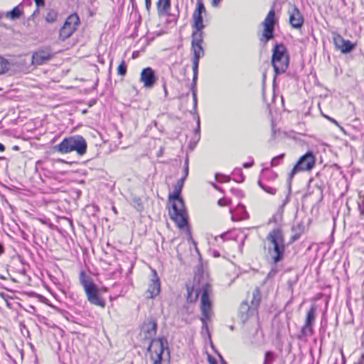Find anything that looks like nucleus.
Segmentation results:
<instances>
[{
    "instance_id": "nucleus-1",
    "label": "nucleus",
    "mask_w": 364,
    "mask_h": 364,
    "mask_svg": "<svg viewBox=\"0 0 364 364\" xmlns=\"http://www.w3.org/2000/svg\"><path fill=\"white\" fill-rule=\"evenodd\" d=\"M193 283V287L191 290L188 287L187 289L188 300L190 301H196L200 292H201L200 310L203 316L200 321L203 323V328L208 329L207 321L211 317L213 309L212 301L210 299L212 289L208 274H205L203 270H198L195 274Z\"/></svg>"
},
{
    "instance_id": "nucleus-2",
    "label": "nucleus",
    "mask_w": 364,
    "mask_h": 364,
    "mask_svg": "<svg viewBox=\"0 0 364 364\" xmlns=\"http://www.w3.org/2000/svg\"><path fill=\"white\" fill-rule=\"evenodd\" d=\"M157 326L156 321L153 318L147 321L144 324L143 331L145 333V338L151 339L147 351L152 364H167L162 358L165 350L169 353L167 339L164 337L154 338L156 334Z\"/></svg>"
},
{
    "instance_id": "nucleus-3",
    "label": "nucleus",
    "mask_w": 364,
    "mask_h": 364,
    "mask_svg": "<svg viewBox=\"0 0 364 364\" xmlns=\"http://www.w3.org/2000/svg\"><path fill=\"white\" fill-rule=\"evenodd\" d=\"M184 181L185 177L180 178L174 186L173 192L168 195V200L172 202V211L169 212V215L180 229L188 226V215L184 202L181 197Z\"/></svg>"
},
{
    "instance_id": "nucleus-4",
    "label": "nucleus",
    "mask_w": 364,
    "mask_h": 364,
    "mask_svg": "<svg viewBox=\"0 0 364 364\" xmlns=\"http://www.w3.org/2000/svg\"><path fill=\"white\" fill-rule=\"evenodd\" d=\"M267 240L270 242L269 254L271 255L274 264H277L284 259L285 252L284 236L281 228L272 230L267 236Z\"/></svg>"
},
{
    "instance_id": "nucleus-5",
    "label": "nucleus",
    "mask_w": 364,
    "mask_h": 364,
    "mask_svg": "<svg viewBox=\"0 0 364 364\" xmlns=\"http://www.w3.org/2000/svg\"><path fill=\"white\" fill-rule=\"evenodd\" d=\"M80 284L85 292L87 301L92 305L105 308L106 302L100 296V290L94 283L93 279L83 271L80 272L79 276Z\"/></svg>"
},
{
    "instance_id": "nucleus-6",
    "label": "nucleus",
    "mask_w": 364,
    "mask_h": 364,
    "mask_svg": "<svg viewBox=\"0 0 364 364\" xmlns=\"http://www.w3.org/2000/svg\"><path fill=\"white\" fill-rule=\"evenodd\" d=\"M53 149L61 154H68L75 151L80 156L87 151V142L80 135L65 138L59 144L53 146Z\"/></svg>"
},
{
    "instance_id": "nucleus-7",
    "label": "nucleus",
    "mask_w": 364,
    "mask_h": 364,
    "mask_svg": "<svg viewBox=\"0 0 364 364\" xmlns=\"http://www.w3.org/2000/svg\"><path fill=\"white\" fill-rule=\"evenodd\" d=\"M271 64L275 75L284 73L289 65V55L283 43L276 44L272 49Z\"/></svg>"
},
{
    "instance_id": "nucleus-8",
    "label": "nucleus",
    "mask_w": 364,
    "mask_h": 364,
    "mask_svg": "<svg viewBox=\"0 0 364 364\" xmlns=\"http://www.w3.org/2000/svg\"><path fill=\"white\" fill-rule=\"evenodd\" d=\"M315 165V157L312 152L308 151L301 156L295 164L291 171L289 174V183L292 180L294 175L299 171H311Z\"/></svg>"
},
{
    "instance_id": "nucleus-9",
    "label": "nucleus",
    "mask_w": 364,
    "mask_h": 364,
    "mask_svg": "<svg viewBox=\"0 0 364 364\" xmlns=\"http://www.w3.org/2000/svg\"><path fill=\"white\" fill-rule=\"evenodd\" d=\"M316 306L312 305L307 311L305 323L297 335L299 340L306 341L308 336H312L314 334L313 324L316 319Z\"/></svg>"
},
{
    "instance_id": "nucleus-10",
    "label": "nucleus",
    "mask_w": 364,
    "mask_h": 364,
    "mask_svg": "<svg viewBox=\"0 0 364 364\" xmlns=\"http://www.w3.org/2000/svg\"><path fill=\"white\" fill-rule=\"evenodd\" d=\"M277 23L275 18V11L272 8L266 16L262 25L264 26V31L262 33V38H260L261 41H264L266 43L274 38V26Z\"/></svg>"
},
{
    "instance_id": "nucleus-11",
    "label": "nucleus",
    "mask_w": 364,
    "mask_h": 364,
    "mask_svg": "<svg viewBox=\"0 0 364 364\" xmlns=\"http://www.w3.org/2000/svg\"><path fill=\"white\" fill-rule=\"evenodd\" d=\"M80 24V18L76 14L70 15L59 32V38L64 41L69 38L77 30Z\"/></svg>"
},
{
    "instance_id": "nucleus-12",
    "label": "nucleus",
    "mask_w": 364,
    "mask_h": 364,
    "mask_svg": "<svg viewBox=\"0 0 364 364\" xmlns=\"http://www.w3.org/2000/svg\"><path fill=\"white\" fill-rule=\"evenodd\" d=\"M53 58L51 49L44 48L34 51L31 57V65L38 66L47 63Z\"/></svg>"
},
{
    "instance_id": "nucleus-13",
    "label": "nucleus",
    "mask_w": 364,
    "mask_h": 364,
    "mask_svg": "<svg viewBox=\"0 0 364 364\" xmlns=\"http://www.w3.org/2000/svg\"><path fill=\"white\" fill-rule=\"evenodd\" d=\"M205 12L206 9L203 1L197 0V6L193 14L192 26L194 29L199 31L205 28L203 19V14H205Z\"/></svg>"
},
{
    "instance_id": "nucleus-14",
    "label": "nucleus",
    "mask_w": 364,
    "mask_h": 364,
    "mask_svg": "<svg viewBox=\"0 0 364 364\" xmlns=\"http://www.w3.org/2000/svg\"><path fill=\"white\" fill-rule=\"evenodd\" d=\"M158 77L155 70L150 67L144 68L140 74L139 81L143 83L146 89H151L156 84Z\"/></svg>"
},
{
    "instance_id": "nucleus-15",
    "label": "nucleus",
    "mask_w": 364,
    "mask_h": 364,
    "mask_svg": "<svg viewBox=\"0 0 364 364\" xmlns=\"http://www.w3.org/2000/svg\"><path fill=\"white\" fill-rule=\"evenodd\" d=\"M289 23L294 28H300L304 23V17L296 5L289 4L288 9Z\"/></svg>"
},
{
    "instance_id": "nucleus-16",
    "label": "nucleus",
    "mask_w": 364,
    "mask_h": 364,
    "mask_svg": "<svg viewBox=\"0 0 364 364\" xmlns=\"http://www.w3.org/2000/svg\"><path fill=\"white\" fill-rule=\"evenodd\" d=\"M191 47L194 55L193 59V72L194 75V80H197L199 60L204 55V50L202 47V44H191Z\"/></svg>"
},
{
    "instance_id": "nucleus-17",
    "label": "nucleus",
    "mask_w": 364,
    "mask_h": 364,
    "mask_svg": "<svg viewBox=\"0 0 364 364\" xmlns=\"http://www.w3.org/2000/svg\"><path fill=\"white\" fill-rule=\"evenodd\" d=\"M154 272V277L156 279H152L151 283L149 284L148 289L146 293L149 294L146 296L148 298H154L160 292V282L159 279L157 277L156 271Z\"/></svg>"
},
{
    "instance_id": "nucleus-18",
    "label": "nucleus",
    "mask_w": 364,
    "mask_h": 364,
    "mask_svg": "<svg viewBox=\"0 0 364 364\" xmlns=\"http://www.w3.org/2000/svg\"><path fill=\"white\" fill-rule=\"evenodd\" d=\"M235 211V215H232V220L238 221L248 218V213L243 205H238Z\"/></svg>"
},
{
    "instance_id": "nucleus-19",
    "label": "nucleus",
    "mask_w": 364,
    "mask_h": 364,
    "mask_svg": "<svg viewBox=\"0 0 364 364\" xmlns=\"http://www.w3.org/2000/svg\"><path fill=\"white\" fill-rule=\"evenodd\" d=\"M261 291L258 287L255 288L252 292V299L251 301V306L253 310H257L261 301Z\"/></svg>"
},
{
    "instance_id": "nucleus-20",
    "label": "nucleus",
    "mask_w": 364,
    "mask_h": 364,
    "mask_svg": "<svg viewBox=\"0 0 364 364\" xmlns=\"http://www.w3.org/2000/svg\"><path fill=\"white\" fill-rule=\"evenodd\" d=\"M292 231L294 234L291 237V242H294L299 239L301 235L304 232V225L302 223H299L296 226L292 227Z\"/></svg>"
},
{
    "instance_id": "nucleus-21",
    "label": "nucleus",
    "mask_w": 364,
    "mask_h": 364,
    "mask_svg": "<svg viewBox=\"0 0 364 364\" xmlns=\"http://www.w3.org/2000/svg\"><path fill=\"white\" fill-rule=\"evenodd\" d=\"M156 6L159 14L166 13L171 8V0H158Z\"/></svg>"
},
{
    "instance_id": "nucleus-22",
    "label": "nucleus",
    "mask_w": 364,
    "mask_h": 364,
    "mask_svg": "<svg viewBox=\"0 0 364 364\" xmlns=\"http://www.w3.org/2000/svg\"><path fill=\"white\" fill-rule=\"evenodd\" d=\"M203 29L199 31L194 29L191 36V44H202L203 42Z\"/></svg>"
},
{
    "instance_id": "nucleus-23",
    "label": "nucleus",
    "mask_w": 364,
    "mask_h": 364,
    "mask_svg": "<svg viewBox=\"0 0 364 364\" xmlns=\"http://www.w3.org/2000/svg\"><path fill=\"white\" fill-rule=\"evenodd\" d=\"M255 310L252 309V306H250L247 302H242L240 306V312L242 314H246V317L253 314Z\"/></svg>"
},
{
    "instance_id": "nucleus-24",
    "label": "nucleus",
    "mask_w": 364,
    "mask_h": 364,
    "mask_svg": "<svg viewBox=\"0 0 364 364\" xmlns=\"http://www.w3.org/2000/svg\"><path fill=\"white\" fill-rule=\"evenodd\" d=\"M58 12L54 9H49L46 15V21L48 23H52L56 21L58 18Z\"/></svg>"
},
{
    "instance_id": "nucleus-25",
    "label": "nucleus",
    "mask_w": 364,
    "mask_h": 364,
    "mask_svg": "<svg viewBox=\"0 0 364 364\" xmlns=\"http://www.w3.org/2000/svg\"><path fill=\"white\" fill-rule=\"evenodd\" d=\"M11 68V64L9 60L0 56V74H4L9 71Z\"/></svg>"
},
{
    "instance_id": "nucleus-26",
    "label": "nucleus",
    "mask_w": 364,
    "mask_h": 364,
    "mask_svg": "<svg viewBox=\"0 0 364 364\" xmlns=\"http://www.w3.org/2000/svg\"><path fill=\"white\" fill-rule=\"evenodd\" d=\"M22 14L23 12L21 10H20L18 6H16L11 11L8 12L6 16L14 20L19 18Z\"/></svg>"
},
{
    "instance_id": "nucleus-27",
    "label": "nucleus",
    "mask_w": 364,
    "mask_h": 364,
    "mask_svg": "<svg viewBox=\"0 0 364 364\" xmlns=\"http://www.w3.org/2000/svg\"><path fill=\"white\" fill-rule=\"evenodd\" d=\"M354 48H355V44L352 43L348 40H346L341 51L343 53H348L351 52Z\"/></svg>"
},
{
    "instance_id": "nucleus-28",
    "label": "nucleus",
    "mask_w": 364,
    "mask_h": 364,
    "mask_svg": "<svg viewBox=\"0 0 364 364\" xmlns=\"http://www.w3.org/2000/svg\"><path fill=\"white\" fill-rule=\"evenodd\" d=\"M345 39L339 34H336L333 37V42L335 44V46L337 49L341 50L343 43L345 42Z\"/></svg>"
},
{
    "instance_id": "nucleus-29",
    "label": "nucleus",
    "mask_w": 364,
    "mask_h": 364,
    "mask_svg": "<svg viewBox=\"0 0 364 364\" xmlns=\"http://www.w3.org/2000/svg\"><path fill=\"white\" fill-rule=\"evenodd\" d=\"M275 360L274 353L272 351H267L264 354V360L263 364H272Z\"/></svg>"
},
{
    "instance_id": "nucleus-30",
    "label": "nucleus",
    "mask_w": 364,
    "mask_h": 364,
    "mask_svg": "<svg viewBox=\"0 0 364 364\" xmlns=\"http://www.w3.org/2000/svg\"><path fill=\"white\" fill-rule=\"evenodd\" d=\"M358 205L360 215L364 218V193L359 195V201L358 202Z\"/></svg>"
},
{
    "instance_id": "nucleus-31",
    "label": "nucleus",
    "mask_w": 364,
    "mask_h": 364,
    "mask_svg": "<svg viewBox=\"0 0 364 364\" xmlns=\"http://www.w3.org/2000/svg\"><path fill=\"white\" fill-rule=\"evenodd\" d=\"M196 81L197 80H194V75H193V82H192L191 87V90L192 91V94H193L194 107H196V105H197L196 88Z\"/></svg>"
},
{
    "instance_id": "nucleus-32",
    "label": "nucleus",
    "mask_w": 364,
    "mask_h": 364,
    "mask_svg": "<svg viewBox=\"0 0 364 364\" xmlns=\"http://www.w3.org/2000/svg\"><path fill=\"white\" fill-rule=\"evenodd\" d=\"M133 204H134V206L135 207V208H136V210L138 211H141L144 208L143 203H142L141 199L140 198H138V197L134 198H133Z\"/></svg>"
},
{
    "instance_id": "nucleus-33",
    "label": "nucleus",
    "mask_w": 364,
    "mask_h": 364,
    "mask_svg": "<svg viewBox=\"0 0 364 364\" xmlns=\"http://www.w3.org/2000/svg\"><path fill=\"white\" fill-rule=\"evenodd\" d=\"M284 157V154H281L279 156L274 157L271 161V166H278L281 163V161L283 160Z\"/></svg>"
},
{
    "instance_id": "nucleus-34",
    "label": "nucleus",
    "mask_w": 364,
    "mask_h": 364,
    "mask_svg": "<svg viewBox=\"0 0 364 364\" xmlns=\"http://www.w3.org/2000/svg\"><path fill=\"white\" fill-rule=\"evenodd\" d=\"M117 73L119 75L124 76L127 73V65L124 61H122L117 68Z\"/></svg>"
},
{
    "instance_id": "nucleus-35",
    "label": "nucleus",
    "mask_w": 364,
    "mask_h": 364,
    "mask_svg": "<svg viewBox=\"0 0 364 364\" xmlns=\"http://www.w3.org/2000/svg\"><path fill=\"white\" fill-rule=\"evenodd\" d=\"M258 184L267 193H270V194H275V193H276L275 188L265 186L260 181H258Z\"/></svg>"
},
{
    "instance_id": "nucleus-36",
    "label": "nucleus",
    "mask_w": 364,
    "mask_h": 364,
    "mask_svg": "<svg viewBox=\"0 0 364 364\" xmlns=\"http://www.w3.org/2000/svg\"><path fill=\"white\" fill-rule=\"evenodd\" d=\"M230 203V200L229 199H228V198H220L218 201V204L220 206L228 205Z\"/></svg>"
},
{
    "instance_id": "nucleus-37",
    "label": "nucleus",
    "mask_w": 364,
    "mask_h": 364,
    "mask_svg": "<svg viewBox=\"0 0 364 364\" xmlns=\"http://www.w3.org/2000/svg\"><path fill=\"white\" fill-rule=\"evenodd\" d=\"M278 272L277 268L276 267H272L269 272L268 273L267 278H271L274 277Z\"/></svg>"
},
{
    "instance_id": "nucleus-38",
    "label": "nucleus",
    "mask_w": 364,
    "mask_h": 364,
    "mask_svg": "<svg viewBox=\"0 0 364 364\" xmlns=\"http://www.w3.org/2000/svg\"><path fill=\"white\" fill-rule=\"evenodd\" d=\"M36 4V6H37V9L36 11L34 12V14L37 11H38V8L40 6H43L45 5V0H34Z\"/></svg>"
},
{
    "instance_id": "nucleus-39",
    "label": "nucleus",
    "mask_w": 364,
    "mask_h": 364,
    "mask_svg": "<svg viewBox=\"0 0 364 364\" xmlns=\"http://www.w3.org/2000/svg\"><path fill=\"white\" fill-rule=\"evenodd\" d=\"M145 6L148 11H149L151 6V0H145Z\"/></svg>"
},
{
    "instance_id": "nucleus-40",
    "label": "nucleus",
    "mask_w": 364,
    "mask_h": 364,
    "mask_svg": "<svg viewBox=\"0 0 364 364\" xmlns=\"http://www.w3.org/2000/svg\"><path fill=\"white\" fill-rule=\"evenodd\" d=\"M188 174V160H186L185 168H184V176H183V177H185V179L186 178Z\"/></svg>"
},
{
    "instance_id": "nucleus-41",
    "label": "nucleus",
    "mask_w": 364,
    "mask_h": 364,
    "mask_svg": "<svg viewBox=\"0 0 364 364\" xmlns=\"http://www.w3.org/2000/svg\"><path fill=\"white\" fill-rule=\"evenodd\" d=\"M208 360L210 364H218L215 359L210 355H208Z\"/></svg>"
},
{
    "instance_id": "nucleus-42",
    "label": "nucleus",
    "mask_w": 364,
    "mask_h": 364,
    "mask_svg": "<svg viewBox=\"0 0 364 364\" xmlns=\"http://www.w3.org/2000/svg\"><path fill=\"white\" fill-rule=\"evenodd\" d=\"M253 164H254V161H253V160H252V161H251V162L245 163V164H243V167H244V168H250V167L253 165Z\"/></svg>"
},
{
    "instance_id": "nucleus-43",
    "label": "nucleus",
    "mask_w": 364,
    "mask_h": 364,
    "mask_svg": "<svg viewBox=\"0 0 364 364\" xmlns=\"http://www.w3.org/2000/svg\"><path fill=\"white\" fill-rule=\"evenodd\" d=\"M5 249L3 243L0 242V257L4 253Z\"/></svg>"
},
{
    "instance_id": "nucleus-44",
    "label": "nucleus",
    "mask_w": 364,
    "mask_h": 364,
    "mask_svg": "<svg viewBox=\"0 0 364 364\" xmlns=\"http://www.w3.org/2000/svg\"><path fill=\"white\" fill-rule=\"evenodd\" d=\"M162 87H163V89L164 90L165 96H167L168 91H167V89H166V82L165 80H164V82H163Z\"/></svg>"
},
{
    "instance_id": "nucleus-45",
    "label": "nucleus",
    "mask_w": 364,
    "mask_h": 364,
    "mask_svg": "<svg viewBox=\"0 0 364 364\" xmlns=\"http://www.w3.org/2000/svg\"><path fill=\"white\" fill-rule=\"evenodd\" d=\"M220 1L221 0H212L211 4L213 6H217Z\"/></svg>"
},
{
    "instance_id": "nucleus-46",
    "label": "nucleus",
    "mask_w": 364,
    "mask_h": 364,
    "mask_svg": "<svg viewBox=\"0 0 364 364\" xmlns=\"http://www.w3.org/2000/svg\"><path fill=\"white\" fill-rule=\"evenodd\" d=\"M341 356H342V364H346V359L344 356V354H343V349H341Z\"/></svg>"
},
{
    "instance_id": "nucleus-47",
    "label": "nucleus",
    "mask_w": 364,
    "mask_h": 364,
    "mask_svg": "<svg viewBox=\"0 0 364 364\" xmlns=\"http://www.w3.org/2000/svg\"><path fill=\"white\" fill-rule=\"evenodd\" d=\"M223 180H220V182H226V181H230V178L227 176H223Z\"/></svg>"
},
{
    "instance_id": "nucleus-48",
    "label": "nucleus",
    "mask_w": 364,
    "mask_h": 364,
    "mask_svg": "<svg viewBox=\"0 0 364 364\" xmlns=\"http://www.w3.org/2000/svg\"><path fill=\"white\" fill-rule=\"evenodd\" d=\"M5 151V146L4 144H2L1 143H0V151L1 152H3Z\"/></svg>"
},
{
    "instance_id": "nucleus-49",
    "label": "nucleus",
    "mask_w": 364,
    "mask_h": 364,
    "mask_svg": "<svg viewBox=\"0 0 364 364\" xmlns=\"http://www.w3.org/2000/svg\"><path fill=\"white\" fill-rule=\"evenodd\" d=\"M220 360H221V362H222V364H227V363L225 362V360L223 359V358L220 355Z\"/></svg>"
},
{
    "instance_id": "nucleus-50",
    "label": "nucleus",
    "mask_w": 364,
    "mask_h": 364,
    "mask_svg": "<svg viewBox=\"0 0 364 364\" xmlns=\"http://www.w3.org/2000/svg\"><path fill=\"white\" fill-rule=\"evenodd\" d=\"M0 296H1L3 299H6V294H4V293H0Z\"/></svg>"
},
{
    "instance_id": "nucleus-51",
    "label": "nucleus",
    "mask_w": 364,
    "mask_h": 364,
    "mask_svg": "<svg viewBox=\"0 0 364 364\" xmlns=\"http://www.w3.org/2000/svg\"><path fill=\"white\" fill-rule=\"evenodd\" d=\"M225 236H226V233H225H225H223V234H221V235H220V237L222 239H223V240L225 239Z\"/></svg>"
},
{
    "instance_id": "nucleus-52",
    "label": "nucleus",
    "mask_w": 364,
    "mask_h": 364,
    "mask_svg": "<svg viewBox=\"0 0 364 364\" xmlns=\"http://www.w3.org/2000/svg\"><path fill=\"white\" fill-rule=\"evenodd\" d=\"M240 177H241V180H240V181H239V180H235V181H237V182L242 181H243L244 177H243V176H242V174H240Z\"/></svg>"
},
{
    "instance_id": "nucleus-53",
    "label": "nucleus",
    "mask_w": 364,
    "mask_h": 364,
    "mask_svg": "<svg viewBox=\"0 0 364 364\" xmlns=\"http://www.w3.org/2000/svg\"><path fill=\"white\" fill-rule=\"evenodd\" d=\"M328 119H329L330 121L333 122V123L337 124V122H336L335 119H331V118H329V117H328Z\"/></svg>"
},
{
    "instance_id": "nucleus-54",
    "label": "nucleus",
    "mask_w": 364,
    "mask_h": 364,
    "mask_svg": "<svg viewBox=\"0 0 364 364\" xmlns=\"http://www.w3.org/2000/svg\"><path fill=\"white\" fill-rule=\"evenodd\" d=\"M112 209H113V211L116 212V209L114 207H113Z\"/></svg>"
},
{
    "instance_id": "nucleus-55",
    "label": "nucleus",
    "mask_w": 364,
    "mask_h": 364,
    "mask_svg": "<svg viewBox=\"0 0 364 364\" xmlns=\"http://www.w3.org/2000/svg\"><path fill=\"white\" fill-rule=\"evenodd\" d=\"M363 358H364V355H363Z\"/></svg>"
},
{
    "instance_id": "nucleus-56",
    "label": "nucleus",
    "mask_w": 364,
    "mask_h": 364,
    "mask_svg": "<svg viewBox=\"0 0 364 364\" xmlns=\"http://www.w3.org/2000/svg\"><path fill=\"white\" fill-rule=\"evenodd\" d=\"M355 364H361V363H355Z\"/></svg>"
}]
</instances>
